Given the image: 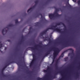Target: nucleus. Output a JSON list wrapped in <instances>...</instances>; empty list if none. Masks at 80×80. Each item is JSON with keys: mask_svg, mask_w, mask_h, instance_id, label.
<instances>
[{"mask_svg": "<svg viewBox=\"0 0 80 80\" xmlns=\"http://www.w3.org/2000/svg\"><path fill=\"white\" fill-rule=\"evenodd\" d=\"M30 9H29L28 11V12H29L30 11Z\"/></svg>", "mask_w": 80, "mask_h": 80, "instance_id": "f257e3e1", "label": "nucleus"}]
</instances>
